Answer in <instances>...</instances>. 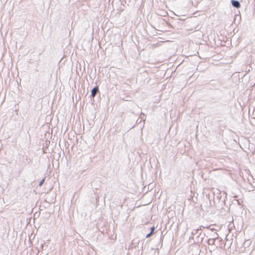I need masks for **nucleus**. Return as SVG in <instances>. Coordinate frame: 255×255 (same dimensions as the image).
Returning a JSON list of instances; mask_svg holds the SVG:
<instances>
[{
  "label": "nucleus",
  "instance_id": "1",
  "mask_svg": "<svg viewBox=\"0 0 255 255\" xmlns=\"http://www.w3.org/2000/svg\"><path fill=\"white\" fill-rule=\"evenodd\" d=\"M232 5L236 8H239L241 6L240 3L239 1L236 0H232L231 1Z\"/></svg>",
  "mask_w": 255,
  "mask_h": 255
},
{
  "label": "nucleus",
  "instance_id": "2",
  "mask_svg": "<svg viewBox=\"0 0 255 255\" xmlns=\"http://www.w3.org/2000/svg\"><path fill=\"white\" fill-rule=\"evenodd\" d=\"M98 91H99L98 87H94L91 91V97L93 98H94Z\"/></svg>",
  "mask_w": 255,
  "mask_h": 255
},
{
  "label": "nucleus",
  "instance_id": "3",
  "mask_svg": "<svg viewBox=\"0 0 255 255\" xmlns=\"http://www.w3.org/2000/svg\"><path fill=\"white\" fill-rule=\"evenodd\" d=\"M22 157H23V158H24V159H25L26 160L27 162L28 163H30V160L29 159H28V157H27V156H26V155H25V156H24V155H22Z\"/></svg>",
  "mask_w": 255,
  "mask_h": 255
},
{
  "label": "nucleus",
  "instance_id": "4",
  "mask_svg": "<svg viewBox=\"0 0 255 255\" xmlns=\"http://www.w3.org/2000/svg\"><path fill=\"white\" fill-rule=\"evenodd\" d=\"M154 230H155V227L154 226L151 227V232L150 233H152V234H153Z\"/></svg>",
  "mask_w": 255,
  "mask_h": 255
},
{
  "label": "nucleus",
  "instance_id": "5",
  "mask_svg": "<svg viewBox=\"0 0 255 255\" xmlns=\"http://www.w3.org/2000/svg\"><path fill=\"white\" fill-rule=\"evenodd\" d=\"M152 235V233H150L149 234H147L146 236V238H149V237H150L151 235Z\"/></svg>",
  "mask_w": 255,
  "mask_h": 255
},
{
  "label": "nucleus",
  "instance_id": "6",
  "mask_svg": "<svg viewBox=\"0 0 255 255\" xmlns=\"http://www.w3.org/2000/svg\"><path fill=\"white\" fill-rule=\"evenodd\" d=\"M44 179H43L40 181V183H39V186H41V185L42 184L43 182H44Z\"/></svg>",
  "mask_w": 255,
  "mask_h": 255
}]
</instances>
